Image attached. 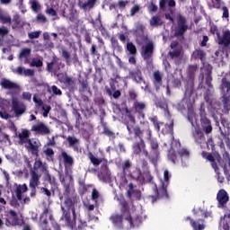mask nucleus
Masks as SVG:
<instances>
[{"instance_id":"3c124183","label":"nucleus","mask_w":230,"mask_h":230,"mask_svg":"<svg viewBox=\"0 0 230 230\" xmlns=\"http://www.w3.org/2000/svg\"><path fill=\"white\" fill-rule=\"evenodd\" d=\"M127 49L128 50L129 54L131 55H137V49L136 48V45L132 42L127 43Z\"/></svg>"},{"instance_id":"2eb2a0df","label":"nucleus","mask_w":230,"mask_h":230,"mask_svg":"<svg viewBox=\"0 0 230 230\" xmlns=\"http://www.w3.org/2000/svg\"><path fill=\"white\" fill-rule=\"evenodd\" d=\"M141 56L144 60H150L154 57V41H148L142 47Z\"/></svg>"},{"instance_id":"ddd939ff","label":"nucleus","mask_w":230,"mask_h":230,"mask_svg":"<svg viewBox=\"0 0 230 230\" xmlns=\"http://www.w3.org/2000/svg\"><path fill=\"white\" fill-rule=\"evenodd\" d=\"M217 208H226V206H227V202H229V194H227L226 190L221 189L217 194Z\"/></svg>"},{"instance_id":"0e129e2a","label":"nucleus","mask_w":230,"mask_h":230,"mask_svg":"<svg viewBox=\"0 0 230 230\" xmlns=\"http://www.w3.org/2000/svg\"><path fill=\"white\" fill-rule=\"evenodd\" d=\"M36 20L38 22H41L42 24H45V22H48V18H46V16L42 13H39L36 16Z\"/></svg>"},{"instance_id":"a18cd8bd","label":"nucleus","mask_w":230,"mask_h":230,"mask_svg":"<svg viewBox=\"0 0 230 230\" xmlns=\"http://www.w3.org/2000/svg\"><path fill=\"white\" fill-rule=\"evenodd\" d=\"M177 154L181 159H190V151L187 148H180Z\"/></svg>"},{"instance_id":"37998d69","label":"nucleus","mask_w":230,"mask_h":230,"mask_svg":"<svg viewBox=\"0 0 230 230\" xmlns=\"http://www.w3.org/2000/svg\"><path fill=\"white\" fill-rule=\"evenodd\" d=\"M181 53H182V48H176L172 49V51L169 52V56L173 60V58H179V57H181Z\"/></svg>"},{"instance_id":"6ab92c4d","label":"nucleus","mask_w":230,"mask_h":230,"mask_svg":"<svg viewBox=\"0 0 230 230\" xmlns=\"http://www.w3.org/2000/svg\"><path fill=\"white\" fill-rule=\"evenodd\" d=\"M66 143L69 148H72L74 152H80V138H76L75 136H68L66 137Z\"/></svg>"},{"instance_id":"20e7f679","label":"nucleus","mask_w":230,"mask_h":230,"mask_svg":"<svg viewBox=\"0 0 230 230\" xmlns=\"http://www.w3.org/2000/svg\"><path fill=\"white\" fill-rule=\"evenodd\" d=\"M119 202L120 206L121 215L112 214L111 216L110 220L113 224V226H116L117 227H121L123 224V218L128 222L130 227H136V226H139V224H141V217L137 216L136 219H132L128 202L125 199H119Z\"/></svg>"},{"instance_id":"13d9d810","label":"nucleus","mask_w":230,"mask_h":230,"mask_svg":"<svg viewBox=\"0 0 230 230\" xmlns=\"http://www.w3.org/2000/svg\"><path fill=\"white\" fill-rule=\"evenodd\" d=\"M170 179H172V174H170V172H168V170H164V184L166 186H168V184H170Z\"/></svg>"},{"instance_id":"b1692460","label":"nucleus","mask_w":230,"mask_h":230,"mask_svg":"<svg viewBox=\"0 0 230 230\" xmlns=\"http://www.w3.org/2000/svg\"><path fill=\"white\" fill-rule=\"evenodd\" d=\"M153 84L156 91H159V89H161V85H163V75L159 71H155L153 73Z\"/></svg>"},{"instance_id":"4d7b16f0","label":"nucleus","mask_w":230,"mask_h":230,"mask_svg":"<svg viewBox=\"0 0 230 230\" xmlns=\"http://www.w3.org/2000/svg\"><path fill=\"white\" fill-rule=\"evenodd\" d=\"M39 168H42V170H44V164H42V161L36 160L31 172H38Z\"/></svg>"},{"instance_id":"ea45409f","label":"nucleus","mask_w":230,"mask_h":230,"mask_svg":"<svg viewBox=\"0 0 230 230\" xmlns=\"http://www.w3.org/2000/svg\"><path fill=\"white\" fill-rule=\"evenodd\" d=\"M98 0H87V2L82 4V2L79 3L80 8H83V10H85L87 8H94V4H96Z\"/></svg>"},{"instance_id":"473e14b6","label":"nucleus","mask_w":230,"mask_h":230,"mask_svg":"<svg viewBox=\"0 0 230 230\" xmlns=\"http://www.w3.org/2000/svg\"><path fill=\"white\" fill-rule=\"evenodd\" d=\"M26 191H28V186L26 185V183L19 185L16 188L15 193L18 200H22V193H26Z\"/></svg>"},{"instance_id":"680f3d73","label":"nucleus","mask_w":230,"mask_h":230,"mask_svg":"<svg viewBox=\"0 0 230 230\" xmlns=\"http://www.w3.org/2000/svg\"><path fill=\"white\" fill-rule=\"evenodd\" d=\"M51 91H52L54 96H62V90H60V89L58 88V86H57V85H52V86H51Z\"/></svg>"},{"instance_id":"a19ab883","label":"nucleus","mask_w":230,"mask_h":230,"mask_svg":"<svg viewBox=\"0 0 230 230\" xmlns=\"http://www.w3.org/2000/svg\"><path fill=\"white\" fill-rule=\"evenodd\" d=\"M105 91H106L107 94H109L110 96H112V98H114V100H118V98H119L121 96V92L119 90H116L112 93V90H111V88L109 86H105Z\"/></svg>"},{"instance_id":"aec40b11","label":"nucleus","mask_w":230,"mask_h":230,"mask_svg":"<svg viewBox=\"0 0 230 230\" xmlns=\"http://www.w3.org/2000/svg\"><path fill=\"white\" fill-rule=\"evenodd\" d=\"M40 177L41 175L39 174V172L31 171L30 188H38L39 184H40Z\"/></svg>"},{"instance_id":"dca6fc26","label":"nucleus","mask_w":230,"mask_h":230,"mask_svg":"<svg viewBox=\"0 0 230 230\" xmlns=\"http://www.w3.org/2000/svg\"><path fill=\"white\" fill-rule=\"evenodd\" d=\"M61 84H64L65 87L69 91V93H75L76 91V82L73 77L65 75L60 80Z\"/></svg>"},{"instance_id":"7ed1b4c3","label":"nucleus","mask_w":230,"mask_h":230,"mask_svg":"<svg viewBox=\"0 0 230 230\" xmlns=\"http://www.w3.org/2000/svg\"><path fill=\"white\" fill-rule=\"evenodd\" d=\"M61 184L63 186V194H58L59 200H64V206L66 208V211H72V215L74 218H76V209L75 208V206L80 204V199L76 195L75 190V186L71 184V181L66 182V179L61 180Z\"/></svg>"},{"instance_id":"423d86ee","label":"nucleus","mask_w":230,"mask_h":230,"mask_svg":"<svg viewBox=\"0 0 230 230\" xmlns=\"http://www.w3.org/2000/svg\"><path fill=\"white\" fill-rule=\"evenodd\" d=\"M61 210L63 212L62 218L65 219L67 227H70L72 230H85L87 227V222L79 220V224L76 226V216H73V219H71V210H66V207L61 206Z\"/></svg>"},{"instance_id":"864d4df0","label":"nucleus","mask_w":230,"mask_h":230,"mask_svg":"<svg viewBox=\"0 0 230 230\" xmlns=\"http://www.w3.org/2000/svg\"><path fill=\"white\" fill-rule=\"evenodd\" d=\"M44 66V62L40 58H32L31 62V67H42Z\"/></svg>"},{"instance_id":"39448f33","label":"nucleus","mask_w":230,"mask_h":230,"mask_svg":"<svg viewBox=\"0 0 230 230\" xmlns=\"http://www.w3.org/2000/svg\"><path fill=\"white\" fill-rule=\"evenodd\" d=\"M203 71L205 75V84L208 85V89L206 90L204 93L205 102L211 107L213 105V93H211V89H213V66L209 64L203 63Z\"/></svg>"},{"instance_id":"cd10ccee","label":"nucleus","mask_w":230,"mask_h":230,"mask_svg":"<svg viewBox=\"0 0 230 230\" xmlns=\"http://www.w3.org/2000/svg\"><path fill=\"white\" fill-rule=\"evenodd\" d=\"M119 168H121L123 175H128L130 173V169L132 168V162L130 160L123 161Z\"/></svg>"},{"instance_id":"9b49d317","label":"nucleus","mask_w":230,"mask_h":230,"mask_svg":"<svg viewBox=\"0 0 230 230\" xmlns=\"http://www.w3.org/2000/svg\"><path fill=\"white\" fill-rule=\"evenodd\" d=\"M12 111L14 112L15 116H22L26 112V104L22 102H19L17 99L12 101Z\"/></svg>"},{"instance_id":"f3484780","label":"nucleus","mask_w":230,"mask_h":230,"mask_svg":"<svg viewBox=\"0 0 230 230\" xmlns=\"http://www.w3.org/2000/svg\"><path fill=\"white\" fill-rule=\"evenodd\" d=\"M60 58H58L57 56L52 57L51 62L48 63L47 65V71L49 73H57L60 70Z\"/></svg>"},{"instance_id":"4468645a","label":"nucleus","mask_w":230,"mask_h":230,"mask_svg":"<svg viewBox=\"0 0 230 230\" xmlns=\"http://www.w3.org/2000/svg\"><path fill=\"white\" fill-rule=\"evenodd\" d=\"M31 132H36V134H39L40 136H48L51 134V130H49V128H48L44 122H38L31 127Z\"/></svg>"},{"instance_id":"4be33fe9","label":"nucleus","mask_w":230,"mask_h":230,"mask_svg":"<svg viewBox=\"0 0 230 230\" xmlns=\"http://www.w3.org/2000/svg\"><path fill=\"white\" fill-rule=\"evenodd\" d=\"M87 157H88V159H90V162L94 166H100V164H102V163L104 162V166H105V168H107V159L97 158L96 156H94L93 152H88Z\"/></svg>"},{"instance_id":"052dcab7","label":"nucleus","mask_w":230,"mask_h":230,"mask_svg":"<svg viewBox=\"0 0 230 230\" xmlns=\"http://www.w3.org/2000/svg\"><path fill=\"white\" fill-rule=\"evenodd\" d=\"M40 33H42L40 31H36L29 32L28 33V37L31 40L39 39L40 37Z\"/></svg>"},{"instance_id":"4c0bfd02","label":"nucleus","mask_w":230,"mask_h":230,"mask_svg":"<svg viewBox=\"0 0 230 230\" xmlns=\"http://www.w3.org/2000/svg\"><path fill=\"white\" fill-rule=\"evenodd\" d=\"M220 89H221V91H226V94H229V93H230V81L227 80V78H226V77L222 78Z\"/></svg>"},{"instance_id":"9d476101","label":"nucleus","mask_w":230,"mask_h":230,"mask_svg":"<svg viewBox=\"0 0 230 230\" xmlns=\"http://www.w3.org/2000/svg\"><path fill=\"white\" fill-rule=\"evenodd\" d=\"M219 165L224 170V173L226 179L229 181L230 179V155L229 152L225 151L223 153V158L218 160Z\"/></svg>"},{"instance_id":"c9c22d12","label":"nucleus","mask_w":230,"mask_h":230,"mask_svg":"<svg viewBox=\"0 0 230 230\" xmlns=\"http://www.w3.org/2000/svg\"><path fill=\"white\" fill-rule=\"evenodd\" d=\"M61 157H63L64 164L67 166L75 164V160L66 151L61 152Z\"/></svg>"},{"instance_id":"603ef678","label":"nucleus","mask_w":230,"mask_h":230,"mask_svg":"<svg viewBox=\"0 0 230 230\" xmlns=\"http://www.w3.org/2000/svg\"><path fill=\"white\" fill-rule=\"evenodd\" d=\"M128 98H129L130 102H133V103L137 102V92H136V90L130 89L128 92Z\"/></svg>"},{"instance_id":"8fccbe9b","label":"nucleus","mask_w":230,"mask_h":230,"mask_svg":"<svg viewBox=\"0 0 230 230\" xmlns=\"http://www.w3.org/2000/svg\"><path fill=\"white\" fill-rule=\"evenodd\" d=\"M186 219L190 221V226H191V227H192L194 230H202V225H201V224H199V223L197 222V221H194V220L191 219V217H188Z\"/></svg>"},{"instance_id":"c03bdc74","label":"nucleus","mask_w":230,"mask_h":230,"mask_svg":"<svg viewBox=\"0 0 230 230\" xmlns=\"http://www.w3.org/2000/svg\"><path fill=\"white\" fill-rule=\"evenodd\" d=\"M9 215L13 217L12 224L13 226H21V222L19 221V216L15 210H10Z\"/></svg>"},{"instance_id":"f704fd0d","label":"nucleus","mask_w":230,"mask_h":230,"mask_svg":"<svg viewBox=\"0 0 230 230\" xmlns=\"http://www.w3.org/2000/svg\"><path fill=\"white\" fill-rule=\"evenodd\" d=\"M86 91L91 93V87H89V82L87 80L80 81L79 93L80 94H85Z\"/></svg>"},{"instance_id":"bf43d9fd","label":"nucleus","mask_w":230,"mask_h":230,"mask_svg":"<svg viewBox=\"0 0 230 230\" xmlns=\"http://www.w3.org/2000/svg\"><path fill=\"white\" fill-rule=\"evenodd\" d=\"M31 4L32 12H39L40 11V4H39V2H37V0L31 1Z\"/></svg>"},{"instance_id":"338daca9","label":"nucleus","mask_w":230,"mask_h":230,"mask_svg":"<svg viewBox=\"0 0 230 230\" xmlns=\"http://www.w3.org/2000/svg\"><path fill=\"white\" fill-rule=\"evenodd\" d=\"M192 58H194L195 60H197V58H199V60H202V50H195L192 53Z\"/></svg>"},{"instance_id":"f257e3e1","label":"nucleus","mask_w":230,"mask_h":230,"mask_svg":"<svg viewBox=\"0 0 230 230\" xmlns=\"http://www.w3.org/2000/svg\"><path fill=\"white\" fill-rule=\"evenodd\" d=\"M125 112L126 117L129 119V122H126L128 135L134 136L136 139H139L135 141L132 145L134 155L143 154L145 157H148V150H146L145 139H150V137H152V129H150V125L148 122H146L145 127L141 128L139 125H136V117L132 114V111L128 110V108L125 109Z\"/></svg>"},{"instance_id":"393cba45","label":"nucleus","mask_w":230,"mask_h":230,"mask_svg":"<svg viewBox=\"0 0 230 230\" xmlns=\"http://www.w3.org/2000/svg\"><path fill=\"white\" fill-rule=\"evenodd\" d=\"M129 76L137 82V84H141L143 82V73L139 66H137L135 70L129 72Z\"/></svg>"},{"instance_id":"7c9ffc66","label":"nucleus","mask_w":230,"mask_h":230,"mask_svg":"<svg viewBox=\"0 0 230 230\" xmlns=\"http://www.w3.org/2000/svg\"><path fill=\"white\" fill-rule=\"evenodd\" d=\"M153 179L154 177L152 176V173H150L149 170L144 171L140 178V184H148V182H152Z\"/></svg>"},{"instance_id":"72a5a7b5","label":"nucleus","mask_w":230,"mask_h":230,"mask_svg":"<svg viewBox=\"0 0 230 230\" xmlns=\"http://www.w3.org/2000/svg\"><path fill=\"white\" fill-rule=\"evenodd\" d=\"M166 4L167 6H169V8H175V0H160L159 1V7L160 10H164V8H166Z\"/></svg>"},{"instance_id":"e2e57ef3","label":"nucleus","mask_w":230,"mask_h":230,"mask_svg":"<svg viewBox=\"0 0 230 230\" xmlns=\"http://www.w3.org/2000/svg\"><path fill=\"white\" fill-rule=\"evenodd\" d=\"M168 157L170 161H172V163L175 164V163L177 162V154L175 153V151H170L168 154Z\"/></svg>"},{"instance_id":"0eeeda50","label":"nucleus","mask_w":230,"mask_h":230,"mask_svg":"<svg viewBox=\"0 0 230 230\" xmlns=\"http://www.w3.org/2000/svg\"><path fill=\"white\" fill-rule=\"evenodd\" d=\"M147 141H149L151 147V152L148 153L147 157L154 166H157V162L159 161V143H157V140L153 139L152 137Z\"/></svg>"},{"instance_id":"bb28decb","label":"nucleus","mask_w":230,"mask_h":230,"mask_svg":"<svg viewBox=\"0 0 230 230\" xmlns=\"http://www.w3.org/2000/svg\"><path fill=\"white\" fill-rule=\"evenodd\" d=\"M26 146L27 150H30L31 152L32 155H35L36 157H39V148H40V144H37V142H31V140H29V143Z\"/></svg>"},{"instance_id":"de8ad7c7","label":"nucleus","mask_w":230,"mask_h":230,"mask_svg":"<svg viewBox=\"0 0 230 230\" xmlns=\"http://www.w3.org/2000/svg\"><path fill=\"white\" fill-rule=\"evenodd\" d=\"M150 121H152L155 130L161 132V126L164 125V122H159L157 117L151 118Z\"/></svg>"},{"instance_id":"c756f323","label":"nucleus","mask_w":230,"mask_h":230,"mask_svg":"<svg viewBox=\"0 0 230 230\" xmlns=\"http://www.w3.org/2000/svg\"><path fill=\"white\" fill-rule=\"evenodd\" d=\"M202 131L205 132V134H211V132H213V126L211 125V120L205 118L202 119Z\"/></svg>"},{"instance_id":"e433bc0d","label":"nucleus","mask_w":230,"mask_h":230,"mask_svg":"<svg viewBox=\"0 0 230 230\" xmlns=\"http://www.w3.org/2000/svg\"><path fill=\"white\" fill-rule=\"evenodd\" d=\"M111 48L113 49L114 51H117V53H121V51H123V47L119 45L118 39H116L115 37L111 38Z\"/></svg>"},{"instance_id":"49530a36","label":"nucleus","mask_w":230,"mask_h":230,"mask_svg":"<svg viewBox=\"0 0 230 230\" xmlns=\"http://www.w3.org/2000/svg\"><path fill=\"white\" fill-rule=\"evenodd\" d=\"M30 55H31V49H22V51L20 52L18 58H26L28 59V58L30 57Z\"/></svg>"},{"instance_id":"6e6552de","label":"nucleus","mask_w":230,"mask_h":230,"mask_svg":"<svg viewBox=\"0 0 230 230\" xmlns=\"http://www.w3.org/2000/svg\"><path fill=\"white\" fill-rule=\"evenodd\" d=\"M188 31V21L186 17L180 14L177 16V26L174 29V37L184 39V33Z\"/></svg>"},{"instance_id":"5701e85b","label":"nucleus","mask_w":230,"mask_h":230,"mask_svg":"<svg viewBox=\"0 0 230 230\" xmlns=\"http://www.w3.org/2000/svg\"><path fill=\"white\" fill-rule=\"evenodd\" d=\"M0 85L2 89H19L20 86L17 83L10 81V79L2 78L0 82Z\"/></svg>"},{"instance_id":"f8f14e48","label":"nucleus","mask_w":230,"mask_h":230,"mask_svg":"<svg viewBox=\"0 0 230 230\" xmlns=\"http://www.w3.org/2000/svg\"><path fill=\"white\" fill-rule=\"evenodd\" d=\"M133 111L135 114H137L139 119H145V111H146V104L143 102L135 101V102H133Z\"/></svg>"},{"instance_id":"a211bd4d","label":"nucleus","mask_w":230,"mask_h":230,"mask_svg":"<svg viewBox=\"0 0 230 230\" xmlns=\"http://www.w3.org/2000/svg\"><path fill=\"white\" fill-rule=\"evenodd\" d=\"M217 44L219 46H224L225 48H229L230 47V31L226 30L223 31V36H219L217 39Z\"/></svg>"},{"instance_id":"412c9836","label":"nucleus","mask_w":230,"mask_h":230,"mask_svg":"<svg viewBox=\"0 0 230 230\" xmlns=\"http://www.w3.org/2000/svg\"><path fill=\"white\" fill-rule=\"evenodd\" d=\"M202 157L203 159H206L209 163H211V166L215 172H218V164L217 163V160H215V156H213V154L202 152Z\"/></svg>"},{"instance_id":"79ce46f5","label":"nucleus","mask_w":230,"mask_h":230,"mask_svg":"<svg viewBox=\"0 0 230 230\" xmlns=\"http://www.w3.org/2000/svg\"><path fill=\"white\" fill-rule=\"evenodd\" d=\"M156 107H159L160 109H164L165 115L169 116V118L172 116L170 114V111L168 110V103H166L164 101H158L156 102Z\"/></svg>"},{"instance_id":"58836bf2","label":"nucleus","mask_w":230,"mask_h":230,"mask_svg":"<svg viewBox=\"0 0 230 230\" xmlns=\"http://www.w3.org/2000/svg\"><path fill=\"white\" fill-rule=\"evenodd\" d=\"M149 24L152 27L163 26L164 22L161 16H153L149 21Z\"/></svg>"},{"instance_id":"a878e982","label":"nucleus","mask_w":230,"mask_h":230,"mask_svg":"<svg viewBox=\"0 0 230 230\" xmlns=\"http://www.w3.org/2000/svg\"><path fill=\"white\" fill-rule=\"evenodd\" d=\"M30 130L22 129V132L18 135L21 145L29 144L31 139L30 138Z\"/></svg>"},{"instance_id":"09e8293b","label":"nucleus","mask_w":230,"mask_h":230,"mask_svg":"<svg viewBox=\"0 0 230 230\" xmlns=\"http://www.w3.org/2000/svg\"><path fill=\"white\" fill-rule=\"evenodd\" d=\"M81 109L82 111H85L86 112H91V111H93V102H81Z\"/></svg>"},{"instance_id":"774afa93","label":"nucleus","mask_w":230,"mask_h":230,"mask_svg":"<svg viewBox=\"0 0 230 230\" xmlns=\"http://www.w3.org/2000/svg\"><path fill=\"white\" fill-rule=\"evenodd\" d=\"M43 153L45 154V155L47 157H53V155H55V151H53V149L51 147L44 149Z\"/></svg>"},{"instance_id":"5fc2aeb1","label":"nucleus","mask_w":230,"mask_h":230,"mask_svg":"<svg viewBox=\"0 0 230 230\" xmlns=\"http://www.w3.org/2000/svg\"><path fill=\"white\" fill-rule=\"evenodd\" d=\"M103 134L111 139H116V134L109 129V128H103Z\"/></svg>"},{"instance_id":"c85d7f7f","label":"nucleus","mask_w":230,"mask_h":230,"mask_svg":"<svg viewBox=\"0 0 230 230\" xmlns=\"http://www.w3.org/2000/svg\"><path fill=\"white\" fill-rule=\"evenodd\" d=\"M199 71V65H190L187 68V76L189 80H194L195 74Z\"/></svg>"},{"instance_id":"2f4dec72","label":"nucleus","mask_w":230,"mask_h":230,"mask_svg":"<svg viewBox=\"0 0 230 230\" xmlns=\"http://www.w3.org/2000/svg\"><path fill=\"white\" fill-rule=\"evenodd\" d=\"M128 175L133 179V181H137V182L140 183L143 172L140 168H136L132 172H129Z\"/></svg>"},{"instance_id":"1a4fd4ad","label":"nucleus","mask_w":230,"mask_h":230,"mask_svg":"<svg viewBox=\"0 0 230 230\" xmlns=\"http://www.w3.org/2000/svg\"><path fill=\"white\" fill-rule=\"evenodd\" d=\"M166 183H162V187L160 189L157 188V185H155L153 188V191L155 195L149 196L152 199V202H157L160 199H170V195L168 194V190L166 189Z\"/></svg>"},{"instance_id":"f03ea898","label":"nucleus","mask_w":230,"mask_h":230,"mask_svg":"<svg viewBox=\"0 0 230 230\" xmlns=\"http://www.w3.org/2000/svg\"><path fill=\"white\" fill-rule=\"evenodd\" d=\"M193 103H195V89L193 88V83H187L185 86V93L182 101L177 104V111L180 112L186 111L188 121L194 127V132L192 134L195 143L202 146V129L200 125L197 121V115L193 111Z\"/></svg>"},{"instance_id":"6e6d98bb","label":"nucleus","mask_w":230,"mask_h":230,"mask_svg":"<svg viewBox=\"0 0 230 230\" xmlns=\"http://www.w3.org/2000/svg\"><path fill=\"white\" fill-rule=\"evenodd\" d=\"M12 22H13V25H12L13 30H17V28L21 26V18H19V16H14L13 18Z\"/></svg>"},{"instance_id":"69168bd1","label":"nucleus","mask_w":230,"mask_h":230,"mask_svg":"<svg viewBox=\"0 0 230 230\" xmlns=\"http://www.w3.org/2000/svg\"><path fill=\"white\" fill-rule=\"evenodd\" d=\"M61 57H63V58H65L66 64L69 65V58L71 57V55L69 54V52L67 50H66L65 49H62V54Z\"/></svg>"}]
</instances>
